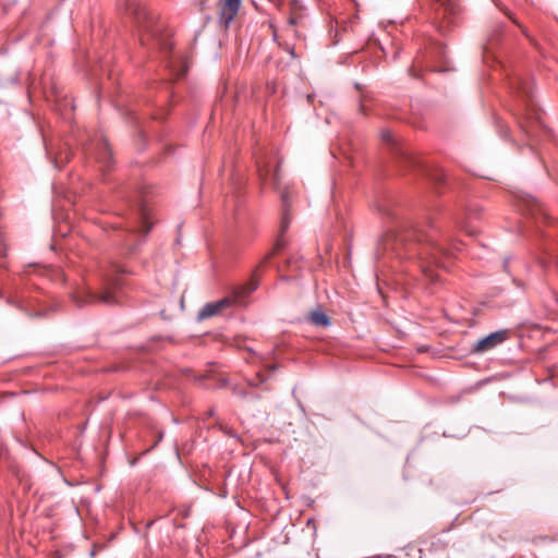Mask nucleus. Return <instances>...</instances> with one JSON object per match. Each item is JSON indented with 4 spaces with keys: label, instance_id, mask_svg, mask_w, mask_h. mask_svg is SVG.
<instances>
[{
    "label": "nucleus",
    "instance_id": "1",
    "mask_svg": "<svg viewBox=\"0 0 558 558\" xmlns=\"http://www.w3.org/2000/svg\"><path fill=\"white\" fill-rule=\"evenodd\" d=\"M383 214L396 220V226L380 240L377 258L386 256L396 258L400 263L407 262L409 266L404 271L416 276V272L423 275L430 282H437L438 275L432 268H446L447 265L442 258L451 254V250L445 247L438 242L440 232L432 220L426 222L424 228L414 226L408 220H399L395 213L380 208Z\"/></svg>",
    "mask_w": 558,
    "mask_h": 558
},
{
    "label": "nucleus",
    "instance_id": "2",
    "mask_svg": "<svg viewBox=\"0 0 558 558\" xmlns=\"http://www.w3.org/2000/svg\"><path fill=\"white\" fill-rule=\"evenodd\" d=\"M146 189L143 184L123 185L119 189V196L128 204L126 229L123 244L130 254L136 252L153 223L150 222V211L146 204Z\"/></svg>",
    "mask_w": 558,
    "mask_h": 558
},
{
    "label": "nucleus",
    "instance_id": "3",
    "mask_svg": "<svg viewBox=\"0 0 558 558\" xmlns=\"http://www.w3.org/2000/svg\"><path fill=\"white\" fill-rule=\"evenodd\" d=\"M510 88L518 97L514 116L519 128L526 136L538 140L549 136V131L542 120V112L534 99V85L529 77L514 74L509 80Z\"/></svg>",
    "mask_w": 558,
    "mask_h": 558
},
{
    "label": "nucleus",
    "instance_id": "4",
    "mask_svg": "<svg viewBox=\"0 0 558 558\" xmlns=\"http://www.w3.org/2000/svg\"><path fill=\"white\" fill-rule=\"evenodd\" d=\"M132 13L138 25L140 43L142 46L165 51L170 49L168 38L162 33V26L147 8L136 4L132 8Z\"/></svg>",
    "mask_w": 558,
    "mask_h": 558
},
{
    "label": "nucleus",
    "instance_id": "5",
    "mask_svg": "<svg viewBox=\"0 0 558 558\" xmlns=\"http://www.w3.org/2000/svg\"><path fill=\"white\" fill-rule=\"evenodd\" d=\"M131 274L123 265L118 263H111L110 269L105 274V280L108 288H106L102 292H93L90 290L86 291L83 296L73 294V302L82 307L87 303H100L105 305H112L116 303V296L110 288H118L122 283L120 281L119 276Z\"/></svg>",
    "mask_w": 558,
    "mask_h": 558
},
{
    "label": "nucleus",
    "instance_id": "6",
    "mask_svg": "<svg viewBox=\"0 0 558 558\" xmlns=\"http://www.w3.org/2000/svg\"><path fill=\"white\" fill-rule=\"evenodd\" d=\"M381 141L391 148L400 162H403L412 168H422L428 178L436 184H442L446 182V173L442 169H429L425 166H422L421 161L412 153L403 148V146L399 143L390 130L381 131Z\"/></svg>",
    "mask_w": 558,
    "mask_h": 558
},
{
    "label": "nucleus",
    "instance_id": "7",
    "mask_svg": "<svg viewBox=\"0 0 558 558\" xmlns=\"http://www.w3.org/2000/svg\"><path fill=\"white\" fill-rule=\"evenodd\" d=\"M258 288V282L251 279L247 283L238 286L233 289L230 296H225L218 301L206 303L197 314V320L202 322L221 314L225 310L230 308L235 303H241L243 299L248 296Z\"/></svg>",
    "mask_w": 558,
    "mask_h": 558
},
{
    "label": "nucleus",
    "instance_id": "8",
    "mask_svg": "<svg viewBox=\"0 0 558 558\" xmlns=\"http://www.w3.org/2000/svg\"><path fill=\"white\" fill-rule=\"evenodd\" d=\"M435 24L445 34L459 24L462 15L460 0H434Z\"/></svg>",
    "mask_w": 558,
    "mask_h": 558
},
{
    "label": "nucleus",
    "instance_id": "9",
    "mask_svg": "<svg viewBox=\"0 0 558 558\" xmlns=\"http://www.w3.org/2000/svg\"><path fill=\"white\" fill-rule=\"evenodd\" d=\"M82 149L87 159H94L99 165V170L105 174L113 165V156L107 138L102 134L88 136L87 143L82 144Z\"/></svg>",
    "mask_w": 558,
    "mask_h": 558
},
{
    "label": "nucleus",
    "instance_id": "10",
    "mask_svg": "<svg viewBox=\"0 0 558 558\" xmlns=\"http://www.w3.org/2000/svg\"><path fill=\"white\" fill-rule=\"evenodd\" d=\"M517 206L522 215L532 218L536 223L549 221V216L542 203L533 195L520 192L515 195Z\"/></svg>",
    "mask_w": 558,
    "mask_h": 558
},
{
    "label": "nucleus",
    "instance_id": "11",
    "mask_svg": "<svg viewBox=\"0 0 558 558\" xmlns=\"http://www.w3.org/2000/svg\"><path fill=\"white\" fill-rule=\"evenodd\" d=\"M508 330L500 329L494 331L471 344V352L474 354H483L501 345L508 339Z\"/></svg>",
    "mask_w": 558,
    "mask_h": 558
},
{
    "label": "nucleus",
    "instance_id": "12",
    "mask_svg": "<svg viewBox=\"0 0 558 558\" xmlns=\"http://www.w3.org/2000/svg\"><path fill=\"white\" fill-rule=\"evenodd\" d=\"M256 166L262 183L265 184L266 182H270L274 189H279L280 165L277 163L275 167H271L270 162L266 160V158H257Z\"/></svg>",
    "mask_w": 558,
    "mask_h": 558
},
{
    "label": "nucleus",
    "instance_id": "13",
    "mask_svg": "<svg viewBox=\"0 0 558 558\" xmlns=\"http://www.w3.org/2000/svg\"><path fill=\"white\" fill-rule=\"evenodd\" d=\"M218 22L228 28L241 9L242 0H219Z\"/></svg>",
    "mask_w": 558,
    "mask_h": 558
},
{
    "label": "nucleus",
    "instance_id": "14",
    "mask_svg": "<svg viewBox=\"0 0 558 558\" xmlns=\"http://www.w3.org/2000/svg\"><path fill=\"white\" fill-rule=\"evenodd\" d=\"M5 303L8 305L15 307L16 310H19L21 313H23L25 316H27L29 318H43L48 315L47 310H43V308L35 310L33 307V304L31 303V301H26L24 299L8 296L5 299Z\"/></svg>",
    "mask_w": 558,
    "mask_h": 558
},
{
    "label": "nucleus",
    "instance_id": "15",
    "mask_svg": "<svg viewBox=\"0 0 558 558\" xmlns=\"http://www.w3.org/2000/svg\"><path fill=\"white\" fill-rule=\"evenodd\" d=\"M281 203H282V208H283V216H282L281 223H280V235L282 236L289 229V225H290V218H289V214H288V207H289L288 192H282Z\"/></svg>",
    "mask_w": 558,
    "mask_h": 558
},
{
    "label": "nucleus",
    "instance_id": "16",
    "mask_svg": "<svg viewBox=\"0 0 558 558\" xmlns=\"http://www.w3.org/2000/svg\"><path fill=\"white\" fill-rule=\"evenodd\" d=\"M308 319L314 326H318V327H328L331 324L328 315L325 312L319 311V310L313 311L310 314Z\"/></svg>",
    "mask_w": 558,
    "mask_h": 558
},
{
    "label": "nucleus",
    "instance_id": "17",
    "mask_svg": "<svg viewBox=\"0 0 558 558\" xmlns=\"http://www.w3.org/2000/svg\"><path fill=\"white\" fill-rule=\"evenodd\" d=\"M71 157L72 149L69 146H66L54 155L53 163L56 167H60L61 163L68 162L71 159Z\"/></svg>",
    "mask_w": 558,
    "mask_h": 558
},
{
    "label": "nucleus",
    "instance_id": "18",
    "mask_svg": "<svg viewBox=\"0 0 558 558\" xmlns=\"http://www.w3.org/2000/svg\"><path fill=\"white\" fill-rule=\"evenodd\" d=\"M232 393L241 399H246V398H252L254 400H258L260 398L259 395H256V393H252L247 390H245L244 388H241L239 386H234L232 388Z\"/></svg>",
    "mask_w": 558,
    "mask_h": 558
},
{
    "label": "nucleus",
    "instance_id": "19",
    "mask_svg": "<svg viewBox=\"0 0 558 558\" xmlns=\"http://www.w3.org/2000/svg\"><path fill=\"white\" fill-rule=\"evenodd\" d=\"M437 57L444 61L445 66L440 69H436V71L442 72V71H449L451 70L450 65L447 62V50L445 47H438L437 48Z\"/></svg>",
    "mask_w": 558,
    "mask_h": 558
},
{
    "label": "nucleus",
    "instance_id": "20",
    "mask_svg": "<svg viewBox=\"0 0 558 558\" xmlns=\"http://www.w3.org/2000/svg\"><path fill=\"white\" fill-rule=\"evenodd\" d=\"M267 380V377L262 373H256L253 378L247 379V385L250 387H257L264 384Z\"/></svg>",
    "mask_w": 558,
    "mask_h": 558
},
{
    "label": "nucleus",
    "instance_id": "21",
    "mask_svg": "<svg viewBox=\"0 0 558 558\" xmlns=\"http://www.w3.org/2000/svg\"><path fill=\"white\" fill-rule=\"evenodd\" d=\"M481 211H482V207L478 206V205H472L468 208V211H466V219L468 220H472V219H476L480 217L481 215Z\"/></svg>",
    "mask_w": 558,
    "mask_h": 558
},
{
    "label": "nucleus",
    "instance_id": "22",
    "mask_svg": "<svg viewBox=\"0 0 558 558\" xmlns=\"http://www.w3.org/2000/svg\"><path fill=\"white\" fill-rule=\"evenodd\" d=\"M458 225L462 230H464L470 235H475L476 230L470 227L469 221L459 220Z\"/></svg>",
    "mask_w": 558,
    "mask_h": 558
},
{
    "label": "nucleus",
    "instance_id": "23",
    "mask_svg": "<svg viewBox=\"0 0 558 558\" xmlns=\"http://www.w3.org/2000/svg\"><path fill=\"white\" fill-rule=\"evenodd\" d=\"M214 414H215V410H214V409H209V410L207 411V413H206V415H207L208 417L214 416Z\"/></svg>",
    "mask_w": 558,
    "mask_h": 558
},
{
    "label": "nucleus",
    "instance_id": "24",
    "mask_svg": "<svg viewBox=\"0 0 558 558\" xmlns=\"http://www.w3.org/2000/svg\"><path fill=\"white\" fill-rule=\"evenodd\" d=\"M509 260H510V258H509V257L505 258V260H504V268H505V269H507V267H508V265H509Z\"/></svg>",
    "mask_w": 558,
    "mask_h": 558
},
{
    "label": "nucleus",
    "instance_id": "25",
    "mask_svg": "<svg viewBox=\"0 0 558 558\" xmlns=\"http://www.w3.org/2000/svg\"><path fill=\"white\" fill-rule=\"evenodd\" d=\"M452 250L460 251L457 244H452Z\"/></svg>",
    "mask_w": 558,
    "mask_h": 558
},
{
    "label": "nucleus",
    "instance_id": "26",
    "mask_svg": "<svg viewBox=\"0 0 558 558\" xmlns=\"http://www.w3.org/2000/svg\"><path fill=\"white\" fill-rule=\"evenodd\" d=\"M140 136H141V138H143V140H144V137H145V135H144V131H142V130L140 131Z\"/></svg>",
    "mask_w": 558,
    "mask_h": 558
},
{
    "label": "nucleus",
    "instance_id": "27",
    "mask_svg": "<svg viewBox=\"0 0 558 558\" xmlns=\"http://www.w3.org/2000/svg\"><path fill=\"white\" fill-rule=\"evenodd\" d=\"M410 74H411L413 77H417V75L413 72V70H410Z\"/></svg>",
    "mask_w": 558,
    "mask_h": 558
},
{
    "label": "nucleus",
    "instance_id": "28",
    "mask_svg": "<svg viewBox=\"0 0 558 558\" xmlns=\"http://www.w3.org/2000/svg\"><path fill=\"white\" fill-rule=\"evenodd\" d=\"M270 257H271V254L267 255V256L265 257L264 263H266Z\"/></svg>",
    "mask_w": 558,
    "mask_h": 558
},
{
    "label": "nucleus",
    "instance_id": "29",
    "mask_svg": "<svg viewBox=\"0 0 558 558\" xmlns=\"http://www.w3.org/2000/svg\"><path fill=\"white\" fill-rule=\"evenodd\" d=\"M162 116H154V119H161Z\"/></svg>",
    "mask_w": 558,
    "mask_h": 558
},
{
    "label": "nucleus",
    "instance_id": "30",
    "mask_svg": "<svg viewBox=\"0 0 558 558\" xmlns=\"http://www.w3.org/2000/svg\"><path fill=\"white\" fill-rule=\"evenodd\" d=\"M2 298H3V294H2V292H0V299H2Z\"/></svg>",
    "mask_w": 558,
    "mask_h": 558
}]
</instances>
